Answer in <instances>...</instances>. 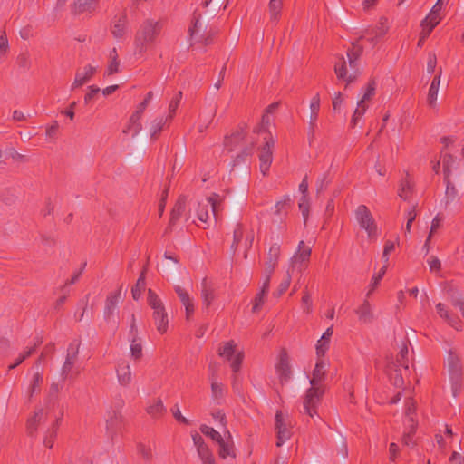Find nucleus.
I'll return each mask as SVG.
<instances>
[{"label": "nucleus", "mask_w": 464, "mask_h": 464, "mask_svg": "<svg viewBox=\"0 0 464 464\" xmlns=\"http://www.w3.org/2000/svg\"><path fill=\"white\" fill-rule=\"evenodd\" d=\"M170 411L173 415V417L175 418V420L179 422V423H182V424H185V425H188L189 424V421L188 419H186L182 414H181V411L179 410V407L178 404H175L171 409H170Z\"/></svg>", "instance_id": "63"}, {"label": "nucleus", "mask_w": 464, "mask_h": 464, "mask_svg": "<svg viewBox=\"0 0 464 464\" xmlns=\"http://www.w3.org/2000/svg\"><path fill=\"white\" fill-rule=\"evenodd\" d=\"M126 24H127V16L126 14H121L118 17H115L113 20V24L111 28V34L115 38H121L124 36L126 33Z\"/></svg>", "instance_id": "26"}, {"label": "nucleus", "mask_w": 464, "mask_h": 464, "mask_svg": "<svg viewBox=\"0 0 464 464\" xmlns=\"http://www.w3.org/2000/svg\"><path fill=\"white\" fill-rule=\"evenodd\" d=\"M219 445L218 454L220 458L226 459L227 457H235L234 447L232 442L226 441L223 438L222 440L218 442Z\"/></svg>", "instance_id": "42"}, {"label": "nucleus", "mask_w": 464, "mask_h": 464, "mask_svg": "<svg viewBox=\"0 0 464 464\" xmlns=\"http://www.w3.org/2000/svg\"><path fill=\"white\" fill-rule=\"evenodd\" d=\"M130 353L134 361H140L142 358V345L140 339L130 341Z\"/></svg>", "instance_id": "46"}, {"label": "nucleus", "mask_w": 464, "mask_h": 464, "mask_svg": "<svg viewBox=\"0 0 464 464\" xmlns=\"http://www.w3.org/2000/svg\"><path fill=\"white\" fill-rule=\"evenodd\" d=\"M358 320L362 324H371L374 319L372 307L368 300L365 298L363 303L355 310Z\"/></svg>", "instance_id": "17"}, {"label": "nucleus", "mask_w": 464, "mask_h": 464, "mask_svg": "<svg viewBox=\"0 0 464 464\" xmlns=\"http://www.w3.org/2000/svg\"><path fill=\"white\" fill-rule=\"evenodd\" d=\"M170 121L168 117L166 119L160 118L153 121L150 128V137L152 140H157L167 121Z\"/></svg>", "instance_id": "41"}, {"label": "nucleus", "mask_w": 464, "mask_h": 464, "mask_svg": "<svg viewBox=\"0 0 464 464\" xmlns=\"http://www.w3.org/2000/svg\"><path fill=\"white\" fill-rule=\"evenodd\" d=\"M276 446L281 447L286 440L291 438V429L286 423L282 411H277L276 413Z\"/></svg>", "instance_id": "9"}, {"label": "nucleus", "mask_w": 464, "mask_h": 464, "mask_svg": "<svg viewBox=\"0 0 464 464\" xmlns=\"http://www.w3.org/2000/svg\"><path fill=\"white\" fill-rule=\"evenodd\" d=\"M363 53V47L352 43V46L347 50V57L350 68H359L358 60Z\"/></svg>", "instance_id": "23"}, {"label": "nucleus", "mask_w": 464, "mask_h": 464, "mask_svg": "<svg viewBox=\"0 0 464 464\" xmlns=\"http://www.w3.org/2000/svg\"><path fill=\"white\" fill-rule=\"evenodd\" d=\"M199 430L204 435L210 437L216 442L222 440L223 437L221 436V434L212 427L203 424L200 426Z\"/></svg>", "instance_id": "50"}, {"label": "nucleus", "mask_w": 464, "mask_h": 464, "mask_svg": "<svg viewBox=\"0 0 464 464\" xmlns=\"http://www.w3.org/2000/svg\"><path fill=\"white\" fill-rule=\"evenodd\" d=\"M455 162L456 159L451 154L446 153L442 156L444 179H448L450 178Z\"/></svg>", "instance_id": "44"}, {"label": "nucleus", "mask_w": 464, "mask_h": 464, "mask_svg": "<svg viewBox=\"0 0 464 464\" xmlns=\"http://www.w3.org/2000/svg\"><path fill=\"white\" fill-rule=\"evenodd\" d=\"M267 136L268 137H263L265 143L260 149L258 155L260 161L259 168L263 176H266L269 171L273 160V148L275 145V140L272 134L267 133Z\"/></svg>", "instance_id": "7"}, {"label": "nucleus", "mask_w": 464, "mask_h": 464, "mask_svg": "<svg viewBox=\"0 0 464 464\" xmlns=\"http://www.w3.org/2000/svg\"><path fill=\"white\" fill-rule=\"evenodd\" d=\"M408 346L406 343H403L401 347V350L397 355L395 367L403 368L404 372H407L409 371V362H408Z\"/></svg>", "instance_id": "35"}, {"label": "nucleus", "mask_w": 464, "mask_h": 464, "mask_svg": "<svg viewBox=\"0 0 464 464\" xmlns=\"http://www.w3.org/2000/svg\"><path fill=\"white\" fill-rule=\"evenodd\" d=\"M122 421V416L121 411L117 410H112L108 413V418L106 420L107 430L111 432H115Z\"/></svg>", "instance_id": "32"}, {"label": "nucleus", "mask_w": 464, "mask_h": 464, "mask_svg": "<svg viewBox=\"0 0 464 464\" xmlns=\"http://www.w3.org/2000/svg\"><path fill=\"white\" fill-rule=\"evenodd\" d=\"M160 21L146 19L140 25L134 37V54L142 56L155 43L162 31Z\"/></svg>", "instance_id": "2"}, {"label": "nucleus", "mask_w": 464, "mask_h": 464, "mask_svg": "<svg viewBox=\"0 0 464 464\" xmlns=\"http://www.w3.org/2000/svg\"><path fill=\"white\" fill-rule=\"evenodd\" d=\"M186 208V199L184 197H179L175 203L171 213L168 228H171L176 222L179 219Z\"/></svg>", "instance_id": "22"}, {"label": "nucleus", "mask_w": 464, "mask_h": 464, "mask_svg": "<svg viewBox=\"0 0 464 464\" xmlns=\"http://www.w3.org/2000/svg\"><path fill=\"white\" fill-rule=\"evenodd\" d=\"M415 411H416V405H415L414 401L411 398L407 399L405 414H406V421L409 423V425L416 424V422L414 421V418H413Z\"/></svg>", "instance_id": "49"}, {"label": "nucleus", "mask_w": 464, "mask_h": 464, "mask_svg": "<svg viewBox=\"0 0 464 464\" xmlns=\"http://www.w3.org/2000/svg\"><path fill=\"white\" fill-rule=\"evenodd\" d=\"M446 363L450 375L452 394L454 397H457L462 388L463 371L461 359L456 351L450 349L448 352Z\"/></svg>", "instance_id": "3"}, {"label": "nucleus", "mask_w": 464, "mask_h": 464, "mask_svg": "<svg viewBox=\"0 0 464 464\" xmlns=\"http://www.w3.org/2000/svg\"><path fill=\"white\" fill-rule=\"evenodd\" d=\"M147 303L153 310L152 317L154 319L157 330L160 334H165L168 330V314L161 299L151 289L148 291Z\"/></svg>", "instance_id": "4"}, {"label": "nucleus", "mask_w": 464, "mask_h": 464, "mask_svg": "<svg viewBox=\"0 0 464 464\" xmlns=\"http://www.w3.org/2000/svg\"><path fill=\"white\" fill-rule=\"evenodd\" d=\"M146 411L150 417L159 419L165 414L166 408L164 407L161 399L157 398L147 407Z\"/></svg>", "instance_id": "31"}, {"label": "nucleus", "mask_w": 464, "mask_h": 464, "mask_svg": "<svg viewBox=\"0 0 464 464\" xmlns=\"http://www.w3.org/2000/svg\"><path fill=\"white\" fill-rule=\"evenodd\" d=\"M270 116L264 113L261 119V122L256 126L253 130L254 133L262 134L264 137H268L267 133H271L268 130V127L270 125Z\"/></svg>", "instance_id": "43"}, {"label": "nucleus", "mask_w": 464, "mask_h": 464, "mask_svg": "<svg viewBox=\"0 0 464 464\" xmlns=\"http://www.w3.org/2000/svg\"><path fill=\"white\" fill-rule=\"evenodd\" d=\"M281 253V246L279 244L275 243L273 244L268 251L267 254V260L266 261V264L272 265V266H277L278 259Z\"/></svg>", "instance_id": "39"}, {"label": "nucleus", "mask_w": 464, "mask_h": 464, "mask_svg": "<svg viewBox=\"0 0 464 464\" xmlns=\"http://www.w3.org/2000/svg\"><path fill=\"white\" fill-rule=\"evenodd\" d=\"M43 382V373L39 370H36V372L33 375V379L26 392L29 400H31L34 393L40 392Z\"/></svg>", "instance_id": "30"}, {"label": "nucleus", "mask_w": 464, "mask_h": 464, "mask_svg": "<svg viewBox=\"0 0 464 464\" xmlns=\"http://www.w3.org/2000/svg\"><path fill=\"white\" fill-rule=\"evenodd\" d=\"M121 288L122 286H121L118 290L110 293L106 298L103 314L104 319L107 322L111 320L114 311L118 306V304L120 303L121 298Z\"/></svg>", "instance_id": "13"}, {"label": "nucleus", "mask_w": 464, "mask_h": 464, "mask_svg": "<svg viewBox=\"0 0 464 464\" xmlns=\"http://www.w3.org/2000/svg\"><path fill=\"white\" fill-rule=\"evenodd\" d=\"M208 208L207 202L205 204L199 203L197 210L198 218L204 224H208V220L209 219Z\"/></svg>", "instance_id": "55"}, {"label": "nucleus", "mask_w": 464, "mask_h": 464, "mask_svg": "<svg viewBox=\"0 0 464 464\" xmlns=\"http://www.w3.org/2000/svg\"><path fill=\"white\" fill-rule=\"evenodd\" d=\"M137 451L146 461H150L152 459V451L150 446L139 443L137 445Z\"/></svg>", "instance_id": "58"}, {"label": "nucleus", "mask_w": 464, "mask_h": 464, "mask_svg": "<svg viewBox=\"0 0 464 464\" xmlns=\"http://www.w3.org/2000/svg\"><path fill=\"white\" fill-rule=\"evenodd\" d=\"M334 72L339 80L346 82L345 87L353 82L361 73L359 68H350L349 72L346 61L343 55L337 57V61L334 64Z\"/></svg>", "instance_id": "8"}, {"label": "nucleus", "mask_w": 464, "mask_h": 464, "mask_svg": "<svg viewBox=\"0 0 464 464\" xmlns=\"http://www.w3.org/2000/svg\"><path fill=\"white\" fill-rule=\"evenodd\" d=\"M97 5V0H75L71 6L73 14L92 12Z\"/></svg>", "instance_id": "18"}, {"label": "nucleus", "mask_w": 464, "mask_h": 464, "mask_svg": "<svg viewBox=\"0 0 464 464\" xmlns=\"http://www.w3.org/2000/svg\"><path fill=\"white\" fill-rule=\"evenodd\" d=\"M293 201L288 195L283 197L281 200H278L275 205L273 219L274 223H283L288 216L289 211L292 208Z\"/></svg>", "instance_id": "11"}, {"label": "nucleus", "mask_w": 464, "mask_h": 464, "mask_svg": "<svg viewBox=\"0 0 464 464\" xmlns=\"http://www.w3.org/2000/svg\"><path fill=\"white\" fill-rule=\"evenodd\" d=\"M175 292L178 295L181 304L185 307L186 319L189 320L194 314V302L190 298L188 293L179 285L175 286Z\"/></svg>", "instance_id": "15"}, {"label": "nucleus", "mask_w": 464, "mask_h": 464, "mask_svg": "<svg viewBox=\"0 0 464 464\" xmlns=\"http://www.w3.org/2000/svg\"><path fill=\"white\" fill-rule=\"evenodd\" d=\"M77 361V358L67 356L65 358V362L62 367L61 375L63 380H66L72 375V368Z\"/></svg>", "instance_id": "40"}, {"label": "nucleus", "mask_w": 464, "mask_h": 464, "mask_svg": "<svg viewBox=\"0 0 464 464\" xmlns=\"http://www.w3.org/2000/svg\"><path fill=\"white\" fill-rule=\"evenodd\" d=\"M321 106V100L319 93H316L310 102V119H309V127H308V140L311 144L314 139V132L317 127V120L319 116Z\"/></svg>", "instance_id": "10"}, {"label": "nucleus", "mask_w": 464, "mask_h": 464, "mask_svg": "<svg viewBox=\"0 0 464 464\" xmlns=\"http://www.w3.org/2000/svg\"><path fill=\"white\" fill-rule=\"evenodd\" d=\"M366 110L367 104L361 103V102L358 101L357 108L355 109L350 122L352 128H354L357 125L359 120L364 115Z\"/></svg>", "instance_id": "45"}, {"label": "nucleus", "mask_w": 464, "mask_h": 464, "mask_svg": "<svg viewBox=\"0 0 464 464\" xmlns=\"http://www.w3.org/2000/svg\"><path fill=\"white\" fill-rule=\"evenodd\" d=\"M46 419V414L43 408L37 410L32 417L27 420L26 431L30 437L36 434L38 425Z\"/></svg>", "instance_id": "16"}, {"label": "nucleus", "mask_w": 464, "mask_h": 464, "mask_svg": "<svg viewBox=\"0 0 464 464\" xmlns=\"http://www.w3.org/2000/svg\"><path fill=\"white\" fill-rule=\"evenodd\" d=\"M16 63L20 68L27 70L30 68L31 61L30 56L27 53H20L16 58Z\"/></svg>", "instance_id": "62"}, {"label": "nucleus", "mask_w": 464, "mask_h": 464, "mask_svg": "<svg viewBox=\"0 0 464 464\" xmlns=\"http://www.w3.org/2000/svg\"><path fill=\"white\" fill-rule=\"evenodd\" d=\"M302 309L306 314L312 312V298L310 293L307 291V287H305L302 297Z\"/></svg>", "instance_id": "59"}, {"label": "nucleus", "mask_w": 464, "mask_h": 464, "mask_svg": "<svg viewBox=\"0 0 464 464\" xmlns=\"http://www.w3.org/2000/svg\"><path fill=\"white\" fill-rule=\"evenodd\" d=\"M311 247L305 246L303 240L299 242L298 249L291 258L289 268L292 272L297 271V273L302 274L306 269L311 256Z\"/></svg>", "instance_id": "6"}, {"label": "nucleus", "mask_w": 464, "mask_h": 464, "mask_svg": "<svg viewBox=\"0 0 464 464\" xmlns=\"http://www.w3.org/2000/svg\"><path fill=\"white\" fill-rule=\"evenodd\" d=\"M255 145V140H251L248 144H246L242 150L233 160V167L245 163L246 160L252 156Z\"/></svg>", "instance_id": "29"}, {"label": "nucleus", "mask_w": 464, "mask_h": 464, "mask_svg": "<svg viewBox=\"0 0 464 464\" xmlns=\"http://www.w3.org/2000/svg\"><path fill=\"white\" fill-rule=\"evenodd\" d=\"M211 380V392L212 397L216 401H219L223 399L225 395V390L222 383L217 382V373L215 371H212L210 375Z\"/></svg>", "instance_id": "33"}, {"label": "nucleus", "mask_w": 464, "mask_h": 464, "mask_svg": "<svg viewBox=\"0 0 464 464\" xmlns=\"http://www.w3.org/2000/svg\"><path fill=\"white\" fill-rule=\"evenodd\" d=\"M206 201L208 204V207H210L211 212L217 220L218 218L219 212L223 210V198L217 193H213L206 198Z\"/></svg>", "instance_id": "27"}, {"label": "nucleus", "mask_w": 464, "mask_h": 464, "mask_svg": "<svg viewBox=\"0 0 464 464\" xmlns=\"http://www.w3.org/2000/svg\"><path fill=\"white\" fill-rule=\"evenodd\" d=\"M276 370L279 376L280 382H285L291 378V367L289 357L285 349H282L278 355V362L276 364Z\"/></svg>", "instance_id": "12"}, {"label": "nucleus", "mask_w": 464, "mask_h": 464, "mask_svg": "<svg viewBox=\"0 0 464 464\" xmlns=\"http://www.w3.org/2000/svg\"><path fill=\"white\" fill-rule=\"evenodd\" d=\"M182 99V92L179 91L176 95L171 99L169 105V116L168 118L169 120H172L174 114L176 113V111L180 103V101Z\"/></svg>", "instance_id": "51"}, {"label": "nucleus", "mask_w": 464, "mask_h": 464, "mask_svg": "<svg viewBox=\"0 0 464 464\" xmlns=\"http://www.w3.org/2000/svg\"><path fill=\"white\" fill-rule=\"evenodd\" d=\"M294 274H295V272H292V270L290 268H288L286 275L285 276V278L280 283V285L277 288V291L276 293V295L277 296H281L289 288V285L291 284V278Z\"/></svg>", "instance_id": "47"}, {"label": "nucleus", "mask_w": 464, "mask_h": 464, "mask_svg": "<svg viewBox=\"0 0 464 464\" xmlns=\"http://www.w3.org/2000/svg\"><path fill=\"white\" fill-rule=\"evenodd\" d=\"M283 6L282 0H270L268 7L270 13V20L272 22H277L281 14Z\"/></svg>", "instance_id": "38"}, {"label": "nucleus", "mask_w": 464, "mask_h": 464, "mask_svg": "<svg viewBox=\"0 0 464 464\" xmlns=\"http://www.w3.org/2000/svg\"><path fill=\"white\" fill-rule=\"evenodd\" d=\"M309 198L308 195H302L299 202V208L303 214L304 222H306L309 214Z\"/></svg>", "instance_id": "60"}, {"label": "nucleus", "mask_w": 464, "mask_h": 464, "mask_svg": "<svg viewBox=\"0 0 464 464\" xmlns=\"http://www.w3.org/2000/svg\"><path fill=\"white\" fill-rule=\"evenodd\" d=\"M117 377L120 385L128 386L132 380V372L130 364L127 362L119 363L117 367Z\"/></svg>", "instance_id": "19"}, {"label": "nucleus", "mask_w": 464, "mask_h": 464, "mask_svg": "<svg viewBox=\"0 0 464 464\" xmlns=\"http://www.w3.org/2000/svg\"><path fill=\"white\" fill-rule=\"evenodd\" d=\"M96 72V68L88 64L83 67L82 71H77L76 74H80V78L83 81L84 83L88 82Z\"/></svg>", "instance_id": "53"}, {"label": "nucleus", "mask_w": 464, "mask_h": 464, "mask_svg": "<svg viewBox=\"0 0 464 464\" xmlns=\"http://www.w3.org/2000/svg\"><path fill=\"white\" fill-rule=\"evenodd\" d=\"M440 21V14L435 13V11H430L421 22V26H429L430 28L434 29Z\"/></svg>", "instance_id": "48"}, {"label": "nucleus", "mask_w": 464, "mask_h": 464, "mask_svg": "<svg viewBox=\"0 0 464 464\" xmlns=\"http://www.w3.org/2000/svg\"><path fill=\"white\" fill-rule=\"evenodd\" d=\"M375 89H376L375 81L374 80L370 81L365 89V92H364L362 97L361 98V100H359L361 102V103H366L367 102H369L374 96Z\"/></svg>", "instance_id": "54"}, {"label": "nucleus", "mask_w": 464, "mask_h": 464, "mask_svg": "<svg viewBox=\"0 0 464 464\" xmlns=\"http://www.w3.org/2000/svg\"><path fill=\"white\" fill-rule=\"evenodd\" d=\"M201 297L203 299V304L208 308L215 299L214 290L208 281L204 278L201 283Z\"/></svg>", "instance_id": "28"}, {"label": "nucleus", "mask_w": 464, "mask_h": 464, "mask_svg": "<svg viewBox=\"0 0 464 464\" xmlns=\"http://www.w3.org/2000/svg\"><path fill=\"white\" fill-rule=\"evenodd\" d=\"M330 183H331L330 174L327 171L320 179H318V180L316 182L317 194L324 191Z\"/></svg>", "instance_id": "57"}, {"label": "nucleus", "mask_w": 464, "mask_h": 464, "mask_svg": "<svg viewBox=\"0 0 464 464\" xmlns=\"http://www.w3.org/2000/svg\"><path fill=\"white\" fill-rule=\"evenodd\" d=\"M326 363L324 358H317L315 367L313 371V377L310 380L311 387L307 389L303 401V411L301 413L314 419L315 416L321 420L318 415V406L321 404L324 394V382L326 375Z\"/></svg>", "instance_id": "1"}, {"label": "nucleus", "mask_w": 464, "mask_h": 464, "mask_svg": "<svg viewBox=\"0 0 464 464\" xmlns=\"http://www.w3.org/2000/svg\"><path fill=\"white\" fill-rule=\"evenodd\" d=\"M62 421V417H59L55 420V421L52 424V426L47 430L44 439V444L45 447L52 449L54 443V440L57 437V432L59 430L60 423Z\"/></svg>", "instance_id": "24"}, {"label": "nucleus", "mask_w": 464, "mask_h": 464, "mask_svg": "<svg viewBox=\"0 0 464 464\" xmlns=\"http://www.w3.org/2000/svg\"><path fill=\"white\" fill-rule=\"evenodd\" d=\"M355 218L360 227L367 232L369 239H376L378 227L370 209L365 205H360L355 209Z\"/></svg>", "instance_id": "5"}, {"label": "nucleus", "mask_w": 464, "mask_h": 464, "mask_svg": "<svg viewBox=\"0 0 464 464\" xmlns=\"http://www.w3.org/2000/svg\"><path fill=\"white\" fill-rule=\"evenodd\" d=\"M243 359H244L243 352H238L232 357V360L230 361L231 362L230 366L234 372H237L240 370L242 362H243Z\"/></svg>", "instance_id": "61"}, {"label": "nucleus", "mask_w": 464, "mask_h": 464, "mask_svg": "<svg viewBox=\"0 0 464 464\" xmlns=\"http://www.w3.org/2000/svg\"><path fill=\"white\" fill-rule=\"evenodd\" d=\"M244 235L243 226L240 223H237L233 233V243L231 245V248L235 251L242 240Z\"/></svg>", "instance_id": "56"}, {"label": "nucleus", "mask_w": 464, "mask_h": 464, "mask_svg": "<svg viewBox=\"0 0 464 464\" xmlns=\"http://www.w3.org/2000/svg\"><path fill=\"white\" fill-rule=\"evenodd\" d=\"M201 14H198L197 11L193 13V17L191 21V25L188 28V36L190 41H193L195 36L200 32L202 28V23L200 22Z\"/></svg>", "instance_id": "36"}, {"label": "nucleus", "mask_w": 464, "mask_h": 464, "mask_svg": "<svg viewBox=\"0 0 464 464\" xmlns=\"http://www.w3.org/2000/svg\"><path fill=\"white\" fill-rule=\"evenodd\" d=\"M145 273L146 268L143 269L136 284L131 288V294L134 300H138L140 297L142 291L145 289Z\"/></svg>", "instance_id": "37"}, {"label": "nucleus", "mask_w": 464, "mask_h": 464, "mask_svg": "<svg viewBox=\"0 0 464 464\" xmlns=\"http://www.w3.org/2000/svg\"><path fill=\"white\" fill-rule=\"evenodd\" d=\"M441 72H442L441 68H440L438 74H436L434 76V78L431 82V84L430 86V89H429L427 100H428V103L430 107L435 106V102L437 100L439 87H440V83Z\"/></svg>", "instance_id": "25"}, {"label": "nucleus", "mask_w": 464, "mask_h": 464, "mask_svg": "<svg viewBox=\"0 0 464 464\" xmlns=\"http://www.w3.org/2000/svg\"><path fill=\"white\" fill-rule=\"evenodd\" d=\"M387 19L386 18H381L379 24L372 28L366 30V34L370 35V37L367 39L370 44L372 45H375L376 39L383 36L387 31L388 26L386 25Z\"/></svg>", "instance_id": "20"}, {"label": "nucleus", "mask_w": 464, "mask_h": 464, "mask_svg": "<svg viewBox=\"0 0 464 464\" xmlns=\"http://www.w3.org/2000/svg\"><path fill=\"white\" fill-rule=\"evenodd\" d=\"M414 190V183L410 177V175L407 173L406 177L401 179L398 194L403 200H408L411 197Z\"/></svg>", "instance_id": "21"}, {"label": "nucleus", "mask_w": 464, "mask_h": 464, "mask_svg": "<svg viewBox=\"0 0 464 464\" xmlns=\"http://www.w3.org/2000/svg\"><path fill=\"white\" fill-rule=\"evenodd\" d=\"M80 346H81L80 340H73L72 343H70V344L67 348V356L78 358Z\"/></svg>", "instance_id": "64"}, {"label": "nucleus", "mask_w": 464, "mask_h": 464, "mask_svg": "<svg viewBox=\"0 0 464 464\" xmlns=\"http://www.w3.org/2000/svg\"><path fill=\"white\" fill-rule=\"evenodd\" d=\"M218 353L220 357L231 361L236 354V343L233 340L228 341L218 347Z\"/></svg>", "instance_id": "34"}, {"label": "nucleus", "mask_w": 464, "mask_h": 464, "mask_svg": "<svg viewBox=\"0 0 464 464\" xmlns=\"http://www.w3.org/2000/svg\"><path fill=\"white\" fill-rule=\"evenodd\" d=\"M246 139V131L243 127H239L237 130H236L234 132H232L230 135H227L225 137L224 140V146L225 149L231 152L234 151L237 148L241 145Z\"/></svg>", "instance_id": "14"}, {"label": "nucleus", "mask_w": 464, "mask_h": 464, "mask_svg": "<svg viewBox=\"0 0 464 464\" xmlns=\"http://www.w3.org/2000/svg\"><path fill=\"white\" fill-rule=\"evenodd\" d=\"M390 379L395 387H402L404 384L403 373L401 368L396 367L391 373Z\"/></svg>", "instance_id": "52"}]
</instances>
